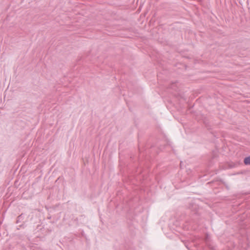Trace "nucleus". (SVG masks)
<instances>
[{
    "label": "nucleus",
    "instance_id": "1",
    "mask_svg": "<svg viewBox=\"0 0 250 250\" xmlns=\"http://www.w3.org/2000/svg\"><path fill=\"white\" fill-rule=\"evenodd\" d=\"M244 163L245 165H250V156L245 158Z\"/></svg>",
    "mask_w": 250,
    "mask_h": 250
},
{
    "label": "nucleus",
    "instance_id": "2",
    "mask_svg": "<svg viewBox=\"0 0 250 250\" xmlns=\"http://www.w3.org/2000/svg\"><path fill=\"white\" fill-rule=\"evenodd\" d=\"M23 219L22 214H21L18 217V220L17 221V223H18L19 222L21 221V220Z\"/></svg>",
    "mask_w": 250,
    "mask_h": 250
}]
</instances>
